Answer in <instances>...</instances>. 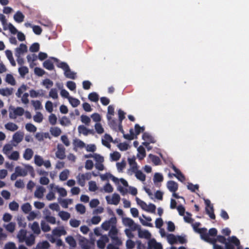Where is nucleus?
Wrapping results in <instances>:
<instances>
[{
    "label": "nucleus",
    "mask_w": 249,
    "mask_h": 249,
    "mask_svg": "<svg viewBox=\"0 0 249 249\" xmlns=\"http://www.w3.org/2000/svg\"><path fill=\"white\" fill-rule=\"evenodd\" d=\"M51 59L56 63L57 67L62 69L64 71V74L67 78L71 79H75L76 77V73L71 71L68 64L64 62H60L59 60L55 57H52Z\"/></svg>",
    "instance_id": "f257e3e1"
},
{
    "label": "nucleus",
    "mask_w": 249,
    "mask_h": 249,
    "mask_svg": "<svg viewBox=\"0 0 249 249\" xmlns=\"http://www.w3.org/2000/svg\"><path fill=\"white\" fill-rule=\"evenodd\" d=\"M240 245L239 240L234 236L230 237L228 238L225 245L226 249H234L235 246H239Z\"/></svg>",
    "instance_id": "f03ea898"
},
{
    "label": "nucleus",
    "mask_w": 249,
    "mask_h": 249,
    "mask_svg": "<svg viewBox=\"0 0 249 249\" xmlns=\"http://www.w3.org/2000/svg\"><path fill=\"white\" fill-rule=\"evenodd\" d=\"M122 223L124 226L129 227V229H131L133 231H136L140 225L135 223L133 219L128 217L123 218Z\"/></svg>",
    "instance_id": "7ed1b4c3"
},
{
    "label": "nucleus",
    "mask_w": 249,
    "mask_h": 249,
    "mask_svg": "<svg viewBox=\"0 0 249 249\" xmlns=\"http://www.w3.org/2000/svg\"><path fill=\"white\" fill-rule=\"evenodd\" d=\"M117 219L114 216L110 218L108 220L103 222L101 225L102 228L105 231H108L109 228L111 229L116 226Z\"/></svg>",
    "instance_id": "20e7f679"
},
{
    "label": "nucleus",
    "mask_w": 249,
    "mask_h": 249,
    "mask_svg": "<svg viewBox=\"0 0 249 249\" xmlns=\"http://www.w3.org/2000/svg\"><path fill=\"white\" fill-rule=\"evenodd\" d=\"M120 196L117 193H114L111 197L109 196H106V199L107 204L111 205H118L120 202Z\"/></svg>",
    "instance_id": "39448f33"
},
{
    "label": "nucleus",
    "mask_w": 249,
    "mask_h": 249,
    "mask_svg": "<svg viewBox=\"0 0 249 249\" xmlns=\"http://www.w3.org/2000/svg\"><path fill=\"white\" fill-rule=\"evenodd\" d=\"M111 243L107 246V249H119V246L122 244L121 240L118 237L111 238Z\"/></svg>",
    "instance_id": "423d86ee"
},
{
    "label": "nucleus",
    "mask_w": 249,
    "mask_h": 249,
    "mask_svg": "<svg viewBox=\"0 0 249 249\" xmlns=\"http://www.w3.org/2000/svg\"><path fill=\"white\" fill-rule=\"evenodd\" d=\"M55 156L57 158L61 160H63L66 157L65 148L62 144H57V151L55 153Z\"/></svg>",
    "instance_id": "0eeeda50"
},
{
    "label": "nucleus",
    "mask_w": 249,
    "mask_h": 249,
    "mask_svg": "<svg viewBox=\"0 0 249 249\" xmlns=\"http://www.w3.org/2000/svg\"><path fill=\"white\" fill-rule=\"evenodd\" d=\"M136 231H138V236L140 238H145L146 239H150L151 234L150 232L146 230H142L140 225L139 226V228L137 229Z\"/></svg>",
    "instance_id": "6e6552de"
},
{
    "label": "nucleus",
    "mask_w": 249,
    "mask_h": 249,
    "mask_svg": "<svg viewBox=\"0 0 249 249\" xmlns=\"http://www.w3.org/2000/svg\"><path fill=\"white\" fill-rule=\"evenodd\" d=\"M46 192V189L42 186H37L34 192V196L38 199H41L44 196V194Z\"/></svg>",
    "instance_id": "1a4fd4ad"
},
{
    "label": "nucleus",
    "mask_w": 249,
    "mask_h": 249,
    "mask_svg": "<svg viewBox=\"0 0 249 249\" xmlns=\"http://www.w3.org/2000/svg\"><path fill=\"white\" fill-rule=\"evenodd\" d=\"M78 131L79 133L82 134L84 136H87L89 134L93 135L94 133L93 129H88L84 125H80L78 126Z\"/></svg>",
    "instance_id": "9d476101"
},
{
    "label": "nucleus",
    "mask_w": 249,
    "mask_h": 249,
    "mask_svg": "<svg viewBox=\"0 0 249 249\" xmlns=\"http://www.w3.org/2000/svg\"><path fill=\"white\" fill-rule=\"evenodd\" d=\"M108 241L109 238L107 235H102L97 242V246L99 248L103 249L105 248L106 244L108 242Z\"/></svg>",
    "instance_id": "9b49d317"
},
{
    "label": "nucleus",
    "mask_w": 249,
    "mask_h": 249,
    "mask_svg": "<svg viewBox=\"0 0 249 249\" xmlns=\"http://www.w3.org/2000/svg\"><path fill=\"white\" fill-rule=\"evenodd\" d=\"M207 229L206 228H200L198 229L196 231L200 234L201 237L202 239L209 242L212 240V238L209 237L207 232Z\"/></svg>",
    "instance_id": "f8f14e48"
},
{
    "label": "nucleus",
    "mask_w": 249,
    "mask_h": 249,
    "mask_svg": "<svg viewBox=\"0 0 249 249\" xmlns=\"http://www.w3.org/2000/svg\"><path fill=\"white\" fill-rule=\"evenodd\" d=\"M27 52V46L23 43L20 44L19 47L15 49V56H21L24 53Z\"/></svg>",
    "instance_id": "ddd939ff"
},
{
    "label": "nucleus",
    "mask_w": 249,
    "mask_h": 249,
    "mask_svg": "<svg viewBox=\"0 0 249 249\" xmlns=\"http://www.w3.org/2000/svg\"><path fill=\"white\" fill-rule=\"evenodd\" d=\"M148 246L151 249H162L161 244L157 242L154 239H150L148 241Z\"/></svg>",
    "instance_id": "4468645a"
},
{
    "label": "nucleus",
    "mask_w": 249,
    "mask_h": 249,
    "mask_svg": "<svg viewBox=\"0 0 249 249\" xmlns=\"http://www.w3.org/2000/svg\"><path fill=\"white\" fill-rule=\"evenodd\" d=\"M167 187L171 192L175 193L178 189V184L174 181L170 180L167 183Z\"/></svg>",
    "instance_id": "2eb2a0df"
},
{
    "label": "nucleus",
    "mask_w": 249,
    "mask_h": 249,
    "mask_svg": "<svg viewBox=\"0 0 249 249\" xmlns=\"http://www.w3.org/2000/svg\"><path fill=\"white\" fill-rule=\"evenodd\" d=\"M52 233L55 236H60L62 235L67 234V231L63 227H61L54 229L52 231Z\"/></svg>",
    "instance_id": "dca6fc26"
},
{
    "label": "nucleus",
    "mask_w": 249,
    "mask_h": 249,
    "mask_svg": "<svg viewBox=\"0 0 249 249\" xmlns=\"http://www.w3.org/2000/svg\"><path fill=\"white\" fill-rule=\"evenodd\" d=\"M27 236V231L23 229L20 230L17 234V238L19 242H24Z\"/></svg>",
    "instance_id": "f3484780"
},
{
    "label": "nucleus",
    "mask_w": 249,
    "mask_h": 249,
    "mask_svg": "<svg viewBox=\"0 0 249 249\" xmlns=\"http://www.w3.org/2000/svg\"><path fill=\"white\" fill-rule=\"evenodd\" d=\"M24 110H12L9 113V117L11 119H16L18 116H22Z\"/></svg>",
    "instance_id": "a211bd4d"
},
{
    "label": "nucleus",
    "mask_w": 249,
    "mask_h": 249,
    "mask_svg": "<svg viewBox=\"0 0 249 249\" xmlns=\"http://www.w3.org/2000/svg\"><path fill=\"white\" fill-rule=\"evenodd\" d=\"M24 15L21 12L17 11L14 16V20L18 23H21L24 21Z\"/></svg>",
    "instance_id": "6ab92c4d"
},
{
    "label": "nucleus",
    "mask_w": 249,
    "mask_h": 249,
    "mask_svg": "<svg viewBox=\"0 0 249 249\" xmlns=\"http://www.w3.org/2000/svg\"><path fill=\"white\" fill-rule=\"evenodd\" d=\"M29 226L34 233L39 234L41 232L39 224L37 222H34L32 224H29Z\"/></svg>",
    "instance_id": "aec40b11"
},
{
    "label": "nucleus",
    "mask_w": 249,
    "mask_h": 249,
    "mask_svg": "<svg viewBox=\"0 0 249 249\" xmlns=\"http://www.w3.org/2000/svg\"><path fill=\"white\" fill-rule=\"evenodd\" d=\"M23 133L20 132H17L13 136V140L17 143H18L22 141L23 138Z\"/></svg>",
    "instance_id": "412c9836"
},
{
    "label": "nucleus",
    "mask_w": 249,
    "mask_h": 249,
    "mask_svg": "<svg viewBox=\"0 0 249 249\" xmlns=\"http://www.w3.org/2000/svg\"><path fill=\"white\" fill-rule=\"evenodd\" d=\"M34 152L31 148H27L25 149L23 157L25 160H30L33 156Z\"/></svg>",
    "instance_id": "4be33fe9"
},
{
    "label": "nucleus",
    "mask_w": 249,
    "mask_h": 249,
    "mask_svg": "<svg viewBox=\"0 0 249 249\" xmlns=\"http://www.w3.org/2000/svg\"><path fill=\"white\" fill-rule=\"evenodd\" d=\"M79 244L82 249H90L91 248L90 243L85 238L81 239Z\"/></svg>",
    "instance_id": "5701e85b"
},
{
    "label": "nucleus",
    "mask_w": 249,
    "mask_h": 249,
    "mask_svg": "<svg viewBox=\"0 0 249 249\" xmlns=\"http://www.w3.org/2000/svg\"><path fill=\"white\" fill-rule=\"evenodd\" d=\"M35 241V236L33 234H30L27 236L24 242L28 246H31L34 244Z\"/></svg>",
    "instance_id": "b1692460"
},
{
    "label": "nucleus",
    "mask_w": 249,
    "mask_h": 249,
    "mask_svg": "<svg viewBox=\"0 0 249 249\" xmlns=\"http://www.w3.org/2000/svg\"><path fill=\"white\" fill-rule=\"evenodd\" d=\"M13 92V88H5L0 89V94L5 96H9L12 94Z\"/></svg>",
    "instance_id": "393cba45"
},
{
    "label": "nucleus",
    "mask_w": 249,
    "mask_h": 249,
    "mask_svg": "<svg viewBox=\"0 0 249 249\" xmlns=\"http://www.w3.org/2000/svg\"><path fill=\"white\" fill-rule=\"evenodd\" d=\"M40 226L43 231L46 232L51 231V228L49 225L44 220H42L40 222Z\"/></svg>",
    "instance_id": "a878e982"
},
{
    "label": "nucleus",
    "mask_w": 249,
    "mask_h": 249,
    "mask_svg": "<svg viewBox=\"0 0 249 249\" xmlns=\"http://www.w3.org/2000/svg\"><path fill=\"white\" fill-rule=\"evenodd\" d=\"M4 126L6 129L11 131H15L18 128L16 124L13 123H8L6 124Z\"/></svg>",
    "instance_id": "bb28decb"
},
{
    "label": "nucleus",
    "mask_w": 249,
    "mask_h": 249,
    "mask_svg": "<svg viewBox=\"0 0 249 249\" xmlns=\"http://www.w3.org/2000/svg\"><path fill=\"white\" fill-rule=\"evenodd\" d=\"M28 89V87L24 85V84H22L18 89V91L17 92V93H16V96L18 97V98H20L21 97V95L26 90H27V89Z\"/></svg>",
    "instance_id": "cd10ccee"
},
{
    "label": "nucleus",
    "mask_w": 249,
    "mask_h": 249,
    "mask_svg": "<svg viewBox=\"0 0 249 249\" xmlns=\"http://www.w3.org/2000/svg\"><path fill=\"white\" fill-rule=\"evenodd\" d=\"M89 99L93 102H98L99 99V95L95 92L90 93L88 95Z\"/></svg>",
    "instance_id": "c85d7f7f"
},
{
    "label": "nucleus",
    "mask_w": 249,
    "mask_h": 249,
    "mask_svg": "<svg viewBox=\"0 0 249 249\" xmlns=\"http://www.w3.org/2000/svg\"><path fill=\"white\" fill-rule=\"evenodd\" d=\"M43 67L47 70L52 71L54 69L53 63L50 60H45L43 64Z\"/></svg>",
    "instance_id": "c756f323"
},
{
    "label": "nucleus",
    "mask_w": 249,
    "mask_h": 249,
    "mask_svg": "<svg viewBox=\"0 0 249 249\" xmlns=\"http://www.w3.org/2000/svg\"><path fill=\"white\" fill-rule=\"evenodd\" d=\"M49 247V243L47 241H45L42 242L38 243L36 246L35 249H46Z\"/></svg>",
    "instance_id": "7c9ffc66"
},
{
    "label": "nucleus",
    "mask_w": 249,
    "mask_h": 249,
    "mask_svg": "<svg viewBox=\"0 0 249 249\" xmlns=\"http://www.w3.org/2000/svg\"><path fill=\"white\" fill-rule=\"evenodd\" d=\"M66 242L71 247L75 248L76 242L74 238L71 236H68L65 239Z\"/></svg>",
    "instance_id": "2f4dec72"
},
{
    "label": "nucleus",
    "mask_w": 249,
    "mask_h": 249,
    "mask_svg": "<svg viewBox=\"0 0 249 249\" xmlns=\"http://www.w3.org/2000/svg\"><path fill=\"white\" fill-rule=\"evenodd\" d=\"M142 139L145 141V142H149V143L155 142L154 138L149 133L146 132L143 134Z\"/></svg>",
    "instance_id": "473e14b6"
},
{
    "label": "nucleus",
    "mask_w": 249,
    "mask_h": 249,
    "mask_svg": "<svg viewBox=\"0 0 249 249\" xmlns=\"http://www.w3.org/2000/svg\"><path fill=\"white\" fill-rule=\"evenodd\" d=\"M50 132L54 137H58L61 133V130L58 127H53L50 128Z\"/></svg>",
    "instance_id": "72a5a7b5"
},
{
    "label": "nucleus",
    "mask_w": 249,
    "mask_h": 249,
    "mask_svg": "<svg viewBox=\"0 0 249 249\" xmlns=\"http://www.w3.org/2000/svg\"><path fill=\"white\" fill-rule=\"evenodd\" d=\"M21 209L24 213L27 214L31 211L32 206L29 203L27 202L21 206Z\"/></svg>",
    "instance_id": "f704fd0d"
},
{
    "label": "nucleus",
    "mask_w": 249,
    "mask_h": 249,
    "mask_svg": "<svg viewBox=\"0 0 249 249\" xmlns=\"http://www.w3.org/2000/svg\"><path fill=\"white\" fill-rule=\"evenodd\" d=\"M70 171L68 169H65L61 172L59 175V179L61 181H65L67 179Z\"/></svg>",
    "instance_id": "c9c22d12"
},
{
    "label": "nucleus",
    "mask_w": 249,
    "mask_h": 249,
    "mask_svg": "<svg viewBox=\"0 0 249 249\" xmlns=\"http://www.w3.org/2000/svg\"><path fill=\"white\" fill-rule=\"evenodd\" d=\"M16 224L14 222H10L8 224L3 225V227L10 232H13L15 230Z\"/></svg>",
    "instance_id": "e433bc0d"
},
{
    "label": "nucleus",
    "mask_w": 249,
    "mask_h": 249,
    "mask_svg": "<svg viewBox=\"0 0 249 249\" xmlns=\"http://www.w3.org/2000/svg\"><path fill=\"white\" fill-rule=\"evenodd\" d=\"M130 168L127 170V173L129 176H132L135 172L138 170L137 164L130 165Z\"/></svg>",
    "instance_id": "4c0bfd02"
},
{
    "label": "nucleus",
    "mask_w": 249,
    "mask_h": 249,
    "mask_svg": "<svg viewBox=\"0 0 249 249\" xmlns=\"http://www.w3.org/2000/svg\"><path fill=\"white\" fill-rule=\"evenodd\" d=\"M5 81L7 83L14 86L16 84V81L11 74H7L6 76Z\"/></svg>",
    "instance_id": "58836bf2"
},
{
    "label": "nucleus",
    "mask_w": 249,
    "mask_h": 249,
    "mask_svg": "<svg viewBox=\"0 0 249 249\" xmlns=\"http://www.w3.org/2000/svg\"><path fill=\"white\" fill-rule=\"evenodd\" d=\"M134 174H135V177L138 179L142 181H145V175L141 170H138Z\"/></svg>",
    "instance_id": "ea45409f"
},
{
    "label": "nucleus",
    "mask_w": 249,
    "mask_h": 249,
    "mask_svg": "<svg viewBox=\"0 0 249 249\" xmlns=\"http://www.w3.org/2000/svg\"><path fill=\"white\" fill-rule=\"evenodd\" d=\"M15 172L18 175V176H26L27 173L26 172L24 168H22L21 167L17 166L15 168Z\"/></svg>",
    "instance_id": "a19ab883"
},
{
    "label": "nucleus",
    "mask_w": 249,
    "mask_h": 249,
    "mask_svg": "<svg viewBox=\"0 0 249 249\" xmlns=\"http://www.w3.org/2000/svg\"><path fill=\"white\" fill-rule=\"evenodd\" d=\"M54 189L57 191L58 193H59L60 196L65 197L67 196V191L64 188L59 187V186H56L54 187Z\"/></svg>",
    "instance_id": "79ce46f5"
},
{
    "label": "nucleus",
    "mask_w": 249,
    "mask_h": 249,
    "mask_svg": "<svg viewBox=\"0 0 249 249\" xmlns=\"http://www.w3.org/2000/svg\"><path fill=\"white\" fill-rule=\"evenodd\" d=\"M126 163L125 160H123L121 162L116 163V167L119 172H122L123 170L125 168Z\"/></svg>",
    "instance_id": "37998d69"
},
{
    "label": "nucleus",
    "mask_w": 249,
    "mask_h": 249,
    "mask_svg": "<svg viewBox=\"0 0 249 249\" xmlns=\"http://www.w3.org/2000/svg\"><path fill=\"white\" fill-rule=\"evenodd\" d=\"M58 215L61 217L63 220L66 221L68 220L71 216L70 213L68 212L65 211H60L58 213Z\"/></svg>",
    "instance_id": "c03bdc74"
},
{
    "label": "nucleus",
    "mask_w": 249,
    "mask_h": 249,
    "mask_svg": "<svg viewBox=\"0 0 249 249\" xmlns=\"http://www.w3.org/2000/svg\"><path fill=\"white\" fill-rule=\"evenodd\" d=\"M18 72L21 77H24L25 75L29 72V69L26 66H21L18 68Z\"/></svg>",
    "instance_id": "a18cd8bd"
},
{
    "label": "nucleus",
    "mask_w": 249,
    "mask_h": 249,
    "mask_svg": "<svg viewBox=\"0 0 249 249\" xmlns=\"http://www.w3.org/2000/svg\"><path fill=\"white\" fill-rule=\"evenodd\" d=\"M78 184L82 187H83L85 185L86 179L82 176V174H79L76 177Z\"/></svg>",
    "instance_id": "49530a36"
},
{
    "label": "nucleus",
    "mask_w": 249,
    "mask_h": 249,
    "mask_svg": "<svg viewBox=\"0 0 249 249\" xmlns=\"http://www.w3.org/2000/svg\"><path fill=\"white\" fill-rule=\"evenodd\" d=\"M39 212H35V211H30L28 213V215L27 216V219L28 221H32L37 217Z\"/></svg>",
    "instance_id": "de8ad7c7"
},
{
    "label": "nucleus",
    "mask_w": 249,
    "mask_h": 249,
    "mask_svg": "<svg viewBox=\"0 0 249 249\" xmlns=\"http://www.w3.org/2000/svg\"><path fill=\"white\" fill-rule=\"evenodd\" d=\"M118 230L116 228V226L110 229L108 234L110 238L118 237Z\"/></svg>",
    "instance_id": "09e8293b"
},
{
    "label": "nucleus",
    "mask_w": 249,
    "mask_h": 249,
    "mask_svg": "<svg viewBox=\"0 0 249 249\" xmlns=\"http://www.w3.org/2000/svg\"><path fill=\"white\" fill-rule=\"evenodd\" d=\"M35 163L38 166H41L43 164V160L42 158L39 155H35L34 157Z\"/></svg>",
    "instance_id": "8fccbe9b"
},
{
    "label": "nucleus",
    "mask_w": 249,
    "mask_h": 249,
    "mask_svg": "<svg viewBox=\"0 0 249 249\" xmlns=\"http://www.w3.org/2000/svg\"><path fill=\"white\" fill-rule=\"evenodd\" d=\"M148 157L156 165L160 164V160L158 156L150 154Z\"/></svg>",
    "instance_id": "3c124183"
},
{
    "label": "nucleus",
    "mask_w": 249,
    "mask_h": 249,
    "mask_svg": "<svg viewBox=\"0 0 249 249\" xmlns=\"http://www.w3.org/2000/svg\"><path fill=\"white\" fill-rule=\"evenodd\" d=\"M163 180V177L162 174L159 173H156L155 174L153 178V181L155 183L162 182Z\"/></svg>",
    "instance_id": "603ef678"
},
{
    "label": "nucleus",
    "mask_w": 249,
    "mask_h": 249,
    "mask_svg": "<svg viewBox=\"0 0 249 249\" xmlns=\"http://www.w3.org/2000/svg\"><path fill=\"white\" fill-rule=\"evenodd\" d=\"M213 211V206H211L210 207L208 208L206 207V211L207 213L209 215L210 217L213 219H214L215 218Z\"/></svg>",
    "instance_id": "864d4df0"
},
{
    "label": "nucleus",
    "mask_w": 249,
    "mask_h": 249,
    "mask_svg": "<svg viewBox=\"0 0 249 249\" xmlns=\"http://www.w3.org/2000/svg\"><path fill=\"white\" fill-rule=\"evenodd\" d=\"M69 101L71 105L74 107H77L80 103L78 99L71 97L69 98Z\"/></svg>",
    "instance_id": "5fc2aeb1"
},
{
    "label": "nucleus",
    "mask_w": 249,
    "mask_h": 249,
    "mask_svg": "<svg viewBox=\"0 0 249 249\" xmlns=\"http://www.w3.org/2000/svg\"><path fill=\"white\" fill-rule=\"evenodd\" d=\"M39 43L36 42L31 45L30 47L29 50L32 53L37 52L39 50Z\"/></svg>",
    "instance_id": "6e6d98bb"
},
{
    "label": "nucleus",
    "mask_w": 249,
    "mask_h": 249,
    "mask_svg": "<svg viewBox=\"0 0 249 249\" xmlns=\"http://www.w3.org/2000/svg\"><path fill=\"white\" fill-rule=\"evenodd\" d=\"M45 221L48 222L51 224H55L56 223V219L54 216L46 215L43 216Z\"/></svg>",
    "instance_id": "4d7b16f0"
},
{
    "label": "nucleus",
    "mask_w": 249,
    "mask_h": 249,
    "mask_svg": "<svg viewBox=\"0 0 249 249\" xmlns=\"http://www.w3.org/2000/svg\"><path fill=\"white\" fill-rule=\"evenodd\" d=\"M19 153L17 151H14L11 154H9L7 155L9 159L15 160H17L19 158Z\"/></svg>",
    "instance_id": "13d9d810"
},
{
    "label": "nucleus",
    "mask_w": 249,
    "mask_h": 249,
    "mask_svg": "<svg viewBox=\"0 0 249 249\" xmlns=\"http://www.w3.org/2000/svg\"><path fill=\"white\" fill-rule=\"evenodd\" d=\"M13 149V146L11 144H6L3 148V152L6 156L10 154V151Z\"/></svg>",
    "instance_id": "bf43d9fd"
},
{
    "label": "nucleus",
    "mask_w": 249,
    "mask_h": 249,
    "mask_svg": "<svg viewBox=\"0 0 249 249\" xmlns=\"http://www.w3.org/2000/svg\"><path fill=\"white\" fill-rule=\"evenodd\" d=\"M167 240L169 244L173 245L177 242V238L174 234H171L167 236Z\"/></svg>",
    "instance_id": "052dcab7"
},
{
    "label": "nucleus",
    "mask_w": 249,
    "mask_h": 249,
    "mask_svg": "<svg viewBox=\"0 0 249 249\" xmlns=\"http://www.w3.org/2000/svg\"><path fill=\"white\" fill-rule=\"evenodd\" d=\"M9 209L11 211H18L19 208L18 204L15 201L10 202L9 204Z\"/></svg>",
    "instance_id": "680f3d73"
},
{
    "label": "nucleus",
    "mask_w": 249,
    "mask_h": 249,
    "mask_svg": "<svg viewBox=\"0 0 249 249\" xmlns=\"http://www.w3.org/2000/svg\"><path fill=\"white\" fill-rule=\"evenodd\" d=\"M17 222L19 227L25 228L26 226V223L25 222L24 219L21 216L17 217Z\"/></svg>",
    "instance_id": "e2e57ef3"
},
{
    "label": "nucleus",
    "mask_w": 249,
    "mask_h": 249,
    "mask_svg": "<svg viewBox=\"0 0 249 249\" xmlns=\"http://www.w3.org/2000/svg\"><path fill=\"white\" fill-rule=\"evenodd\" d=\"M75 209L78 212H79L81 214H83L86 212L85 207L81 204H78L75 206Z\"/></svg>",
    "instance_id": "0e129e2a"
},
{
    "label": "nucleus",
    "mask_w": 249,
    "mask_h": 249,
    "mask_svg": "<svg viewBox=\"0 0 249 249\" xmlns=\"http://www.w3.org/2000/svg\"><path fill=\"white\" fill-rule=\"evenodd\" d=\"M95 129L97 133L99 134H101L104 132V128L100 123L95 124Z\"/></svg>",
    "instance_id": "69168bd1"
},
{
    "label": "nucleus",
    "mask_w": 249,
    "mask_h": 249,
    "mask_svg": "<svg viewBox=\"0 0 249 249\" xmlns=\"http://www.w3.org/2000/svg\"><path fill=\"white\" fill-rule=\"evenodd\" d=\"M89 189L90 191L94 192L98 189L96 183L95 181H91L89 182Z\"/></svg>",
    "instance_id": "338daca9"
},
{
    "label": "nucleus",
    "mask_w": 249,
    "mask_h": 249,
    "mask_svg": "<svg viewBox=\"0 0 249 249\" xmlns=\"http://www.w3.org/2000/svg\"><path fill=\"white\" fill-rule=\"evenodd\" d=\"M103 189L106 193H110L113 191V188L109 183H107L104 186Z\"/></svg>",
    "instance_id": "774afa93"
}]
</instances>
